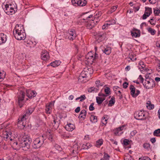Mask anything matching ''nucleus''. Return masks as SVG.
<instances>
[{
  "instance_id": "21",
  "label": "nucleus",
  "mask_w": 160,
  "mask_h": 160,
  "mask_svg": "<svg viewBox=\"0 0 160 160\" xmlns=\"http://www.w3.org/2000/svg\"><path fill=\"white\" fill-rule=\"evenodd\" d=\"M95 24L93 20H90L87 25V27L88 29H91L93 27Z\"/></svg>"
},
{
  "instance_id": "64",
  "label": "nucleus",
  "mask_w": 160,
  "mask_h": 160,
  "mask_svg": "<svg viewBox=\"0 0 160 160\" xmlns=\"http://www.w3.org/2000/svg\"><path fill=\"white\" fill-rule=\"evenodd\" d=\"M157 70L159 72H160V63H158L157 66Z\"/></svg>"
},
{
  "instance_id": "39",
  "label": "nucleus",
  "mask_w": 160,
  "mask_h": 160,
  "mask_svg": "<svg viewBox=\"0 0 160 160\" xmlns=\"http://www.w3.org/2000/svg\"><path fill=\"white\" fill-rule=\"evenodd\" d=\"M86 97L84 95H81L80 97H78L76 99V100L80 99V102H82L85 100Z\"/></svg>"
},
{
  "instance_id": "55",
  "label": "nucleus",
  "mask_w": 160,
  "mask_h": 160,
  "mask_svg": "<svg viewBox=\"0 0 160 160\" xmlns=\"http://www.w3.org/2000/svg\"><path fill=\"white\" fill-rule=\"evenodd\" d=\"M137 133V131L136 130H134L132 131L130 133V135L131 136H134Z\"/></svg>"
},
{
  "instance_id": "26",
  "label": "nucleus",
  "mask_w": 160,
  "mask_h": 160,
  "mask_svg": "<svg viewBox=\"0 0 160 160\" xmlns=\"http://www.w3.org/2000/svg\"><path fill=\"white\" fill-rule=\"evenodd\" d=\"M131 34L133 37L137 38L140 35V33L139 31H133L131 32Z\"/></svg>"
},
{
  "instance_id": "41",
  "label": "nucleus",
  "mask_w": 160,
  "mask_h": 160,
  "mask_svg": "<svg viewBox=\"0 0 160 160\" xmlns=\"http://www.w3.org/2000/svg\"><path fill=\"white\" fill-rule=\"evenodd\" d=\"M143 147L144 148L148 150H149L150 149V144L148 143H145L143 144Z\"/></svg>"
},
{
  "instance_id": "52",
  "label": "nucleus",
  "mask_w": 160,
  "mask_h": 160,
  "mask_svg": "<svg viewBox=\"0 0 160 160\" xmlns=\"http://www.w3.org/2000/svg\"><path fill=\"white\" fill-rule=\"evenodd\" d=\"M138 81L140 82L141 83H142L143 84L144 83V82H143V78H142V75H140L139 76V77L138 78Z\"/></svg>"
},
{
  "instance_id": "36",
  "label": "nucleus",
  "mask_w": 160,
  "mask_h": 160,
  "mask_svg": "<svg viewBox=\"0 0 160 160\" xmlns=\"http://www.w3.org/2000/svg\"><path fill=\"white\" fill-rule=\"evenodd\" d=\"M90 121L93 123H95L97 122V117L94 115H91L90 117Z\"/></svg>"
},
{
  "instance_id": "48",
  "label": "nucleus",
  "mask_w": 160,
  "mask_h": 160,
  "mask_svg": "<svg viewBox=\"0 0 160 160\" xmlns=\"http://www.w3.org/2000/svg\"><path fill=\"white\" fill-rule=\"evenodd\" d=\"M86 16H84V18H83V19L84 20H86V21H85V22H88V20H89V19L91 18V17H92V15H89V16H87V15H86Z\"/></svg>"
},
{
  "instance_id": "8",
  "label": "nucleus",
  "mask_w": 160,
  "mask_h": 160,
  "mask_svg": "<svg viewBox=\"0 0 160 160\" xmlns=\"http://www.w3.org/2000/svg\"><path fill=\"white\" fill-rule=\"evenodd\" d=\"M143 85L144 88L147 89H151L155 87V83L153 79L147 78L143 83Z\"/></svg>"
},
{
  "instance_id": "50",
  "label": "nucleus",
  "mask_w": 160,
  "mask_h": 160,
  "mask_svg": "<svg viewBox=\"0 0 160 160\" xmlns=\"http://www.w3.org/2000/svg\"><path fill=\"white\" fill-rule=\"evenodd\" d=\"M130 143V141L128 139H125L123 140V143L126 146L128 145Z\"/></svg>"
},
{
  "instance_id": "6",
  "label": "nucleus",
  "mask_w": 160,
  "mask_h": 160,
  "mask_svg": "<svg viewBox=\"0 0 160 160\" xmlns=\"http://www.w3.org/2000/svg\"><path fill=\"white\" fill-rule=\"evenodd\" d=\"M96 52L94 51H90L86 55L85 63L88 65H91L96 57Z\"/></svg>"
},
{
  "instance_id": "34",
  "label": "nucleus",
  "mask_w": 160,
  "mask_h": 160,
  "mask_svg": "<svg viewBox=\"0 0 160 160\" xmlns=\"http://www.w3.org/2000/svg\"><path fill=\"white\" fill-rule=\"evenodd\" d=\"M153 134L154 136L160 137V129L155 130L154 131Z\"/></svg>"
},
{
  "instance_id": "15",
  "label": "nucleus",
  "mask_w": 160,
  "mask_h": 160,
  "mask_svg": "<svg viewBox=\"0 0 160 160\" xmlns=\"http://www.w3.org/2000/svg\"><path fill=\"white\" fill-rule=\"evenodd\" d=\"M25 96V94L24 92L21 91L18 96V101L19 105L20 108H21L23 105V103H22V101L24 100V98Z\"/></svg>"
},
{
  "instance_id": "63",
  "label": "nucleus",
  "mask_w": 160,
  "mask_h": 160,
  "mask_svg": "<svg viewBox=\"0 0 160 160\" xmlns=\"http://www.w3.org/2000/svg\"><path fill=\"white\" fill-rule=\"evenodd\" d=\"M104 53L107 55L109 54L111 52V51H103Z\"/></svg>"
},
{
  "instance_id": "53",
  "label": "nucleus",
  "mask_w": 160,
  "mask_h": 160,
  "mask_svg": "<svg viewBox=\"0 0 160 160\" xmlns=\"http://www.w3.org/2000/svg\"><path fill=\"white\" fill-rule=\"evenodd\" d=\"M139 160H151L148 157H142L139 158Z\"/></svg>"
},
{
  "instance_id": "22",
  "label": "nucleus",
  "mask_w": 160,
  "mask_h": 160,
  "mask_svg": "<svg viewBox=\"0 0 160 160\" xmlns=\"http://www.w3.org/2000/svg\"><path fill=\"white\" fill-rule=\"evenodd\" d=\"M61 135L62 137L65 139L69 138L71 137V134L68 132H63L61 133Z\"/></svg>"
},
{
  "instance_id": "27",
  "label": "nucleus",
  "mask_w": 160,
  "mask_h": 160,
  "mask_svg": "<svg viewBox=\"0 0 160 160\" xmlns=\"http://www.w3.org/2000/svg\"><path fill=\"white\" fill-rule=\"evenodd\" d=\"M96 101L98 104H101L105 99V98L97 97H96Z\"/></svg>"
},
{
  "instance_id": "17",
  "label": "nucleus",
  "mask_w": 160,
  "mask_h": 160,
  "mask_svg": "<svg viewBox=\"0 0 160 160\" xmlns=\"http://www.w3.org/2000/svg\"><path fill=\"white\" fill-rule=\"evenodd\" d=\"M65 128L67 131L72 132L75 128V126L74 124L68 122Z\"/></svg>"
},
{
  "instance_id": "23",
  "label": "nucleus",
  "mask_w": 160,
  "mask_h": 160,
  "mask_svg": "<svg viewBox=\"0 0 160 160\" xmlns=\"http://www.w3.org/2000/svg\"><path fill=\"white\" fill-rule=\"evenodd\" d=\"M109 118V116L107 115H105L103 116L101 120V122L102 124L105 125L107 123V120Z\"/></svg>"
},
{
  "instance_id": "58",
  "label": "nucleus",
  "mask_w": 160,
  "mask_h": 160,
  "mask_svg": "<svg viewBox=\"0 0 160 160\" xmlns=\"http://www.w3.org/2000/svg\"><path fill=\"white\" fill-rule=\"evenodd\" d=\"M98 95L99 96V97H105V98L106 97H107V95H106L105 94L102 93H99Z\"/></svg>"
},
{
  "instance_id": "13",
  "label": "nucleus",
  "mask_w": 160,
  "mask_h": 160,
  "mask_svg": "<svg viewBox=\"0 0 160 160\" xmlns=\"http://www.w3.org/2000/svg\"><path fill=\"white\" fill-rule=\"evenodd\" d=\"M130 94L133 98L137 97L140 93V91L138 90H136L135 88L133 85H131L130 88Z\"/></svg>"
},
{
  "instance_id": "49",
  "label": "nucleus",
  "mask_w": 160,
  "mask_h": 160,
  "mask_svg": "<svg viewBox=\"0 0 160 160\" xmlns=\"http://www.w3.org/2000/svg\"><path fill=\"white\" fill-rule=\"evenodd\" d=\"M91 146L89 143H87L86 145H83V147L85 149H88L91 147Z\"/></svg>"
},
{
  "instance_id": "2",
  "label": "nucleus",
  "mask_w": 160,
  "mask_h": 160,
  "mask_svg": "<svg viewBox=\"0 0 160 160\" xmlns=\"http://www.w3.org/2000/svg\"><path fill=\"white\" fill-rule=\"evenodd\" d=\"M2 7L5 12L8 15L14 14L17 10V6L15 3H3Z\"/></svg>"
},
{
  "instance_id": "40",
  "label": "nucleus",
  "mask_w": 160,
  "mask_h": 160,
  "mask_svg": "<svg viewBox=\"0 0 160 160\" xmlns=\"http://www.w3.org/2000/svg\"><path fill=\"white\" fill-rule=\"evenodd\" d=\"M104 92L105 95H107V96L110 94V90L109 88L106 87L104 89Z\"/></svg>"
},
{
  "instance_id": "9",
  "label": "nucleus",
  "mask_w": 160,
  "mask_h": 160,
  "mask_svg": "<svg viewBox=\"0 0 160 160\" xmlns=\"http://www.w3.org/2000/svg\"><path fill=\"white\" fill-rule=\"evenodd\" d=\"M77 36V34L75 30L70 29L68 30L66 33V38L70 40L73 41L75 39Z\"/></svg>"
},
{
  "instance_id": "30",
  "label": "nucleus",
  "mask_w": 160,
  "mask_h": 160,
  "mask_svg": "<svg viewBox=\"0 0 160 160\" xmlns=\"http://www.w3.org/2000/svg\"><path fill=\"white\" fill-rule=\"evenodd\" d=\"M103 143V140L102 139H100L96 142L95 146L97 147H100Z\"/></svg>"
},
{
  "instance_id": "42",
  "label": "nucleus",
  "mask_w": 160,
  "mask_h": 160,
  "mask_svg": "<svg viewBox=\"0 0 160 160\" xmlns=\"http://www.w3.org/2000/svg\"><path fill=\"white\" fill-rule=\"evenodd\" d=\"M110 156L107 153H104L103 157L101 160H109Z\"/></svg>"
},
{
  "instance_id": "14",
  "label": "nucleus",
  "mask_w": 160,
  "mask_h": 160,
  "mask_svg": "<svg viewBox=\"0 0 160 160\" xmlns=\"http://www.w3.org/2000/svg\"><path fill=\"white\" fill-rule=\"evenodd\" d=\"M152 12V8L148 7H145L144 13L142 16V19H146L147 17L150 15Z\"/></svg>"
},
{
  "instance_id": "44",
  "label": "nucleus",
  "mask_w": 160,
  "mask_h": 160,
  "mask_svg": "<svg viewBox=\"0 0 160 160\" xmlns=\"http://www.w3.org/2000/svg\"><path fill=\"white\" fill-rule=\"evenodd\" d=\"M153 13L155 16H158L160 13V10L159 9H158L157 8L156 9L155 8H154Z\"/></svg>"
},
{
  "instance_id": "12",
  "label": "nucleus",
  "mask_w": 160,
  "mask_h": 160,
  "mask_svg": "<svg viewBox=\"0 0 160 160\" xmlns=\"http://www.w3.org/2000/svg\"><path fill=\"white\" fill-rule=\"evenodd\" d=\"M55 101L51 102L46 105L45 112L48 114H50L52 112V108L54 107Z\"/></svg>"
},
{
  "instance_id": "56",
  "label": "nucleus",
  "mask_w": 160,
  "mask_h": 160,
  "mask_svg": "<svg viewBox=\"0 0 160 160\" xmlns=\"http://www.w3.org/2000/svg\"><path fill=\"white\" fill-rule=\"evenodd\" d=\"M148 22H150V24L152 25H154L155 24V21L154 20L153 18L151 19Z\"/></svg>"
},
{
  "instance_id": "45",
  "label": "nucleus",
  "mask_w": 160,
  "mask_h": 160,
  "mask_svg": "<svg viewBox=\"0 0 160 160\" xmlns=\"http://www.w3.org/2000/svg\"><path fill=\"white\" fill-rule=\"evenodd\" d=\"M79 0H72V4L74 6H78V2Z\"/></svg>"
},
{
  "instance_id": "24",
  "label": "nucleus",
  "mask_w": 160,
  "mask_h": 160,
  "mask_svg": "<svg viewBox=\"0 0 160 160\" xmlns=\"http://www.w3.org/2000/svg\"><path fill=\"white\" fill-rule=\"evenodd\" d=\"M146 107L148 109L151 110L154 108V106L151 103L150 101H148L146 103Z\"/></svg>"
},
{
  "instance_id": "11",
  "label": "nucleus",
  "mask_w": 160,
  "mask_h": 160,
  "mask_svg": "<svg viewBox=\"0 0 160 160\" xmlns=\"http://www.w3.org/2000/svg\"><path fill=\"white\" fill-rule=\"evenodd\" d=\"M96 38L98 42H101L107 39L106 33L103 32H98L96 35Z\"/></svg>"
},
{
  "instance_id": "3",
  "label": "nucleus",
  "mask_w": 160,
  "mask_h": 160,
  "mask_svg": "<svg viewBox=\"0 0 160 160\" xmlns=\"http://www.w3.org/2000/svg\"><path fill=\"white\" fill-rule=\"evenodd\" d=\"M93 73L92 69L91 68H84L78 77V81L82 83H85L88 80V77Z\"/></svg>"
},
{
  "instance_id": "25",
  "label": "nucleus",
  "mask_w": 160,
  "mask_h": 160,
  "mask_svg": "<svg viewBox=\"0 0 160 160\" xmlns=\"http://www.w3.org/2000/svg\"><path fill=\"white\" fill-rule=\"evenodd\" d=\"M61 62L59 60H56L50 63L51 66L53 67H58L61 64Z\"/></svg>"
},
{
  "instance_id": "28",
  "label": "nucleus",
  "mask_w": 160,
  "mask_h": 160,
  "mask_svg": "<svg viewBox=\"0 0 160 160\" xmlns=\"http://www.w3.org/2000/svg\"><path fill=\"white\" fill-rule=\"evenodd\" d=\"M34 107H30L29 108L27 111L26 114L25 115H26V117L30 115L34 111Z\"/></svg>"
},
{
  "instance_id": "35",
  "label": "nucleus",
  "mask_w": 160,
  "mask_h": 160,
  "mask_svg": "<svg viewBox=\"0 0 160 160\" xmlns=\"http://www.w3.org/2000/svg\"><path fill=\"white\" fill-rule=\"evenodd\" d=\"M118 7V6H113L110 9V10L107 13L108 14L112 13L116 10Z\"/></svg>"
},
{
  "instance_id": "51",
  "label": "nucleus",
  "mask_w": 160,
  "mask_h": 160,
  "mask_svg": "<svg viewBox=\"0 0 160 160\" xmlns=\"http://www.w3.org/2000/svg\"><path fill=\"white\" fill-rule=\"evenodd\" d=\"M95 84L96 86L98 88H99L100 86H102V85L101 83L99 80H97L95 82Z\"/></svg>"
},
{
  "instance_id": "33",
  "label": "nucleus",
  "mask_w": 160,
  "mask_h": 160,
  "mask_svg": "<svg viewBox=\"0 0 160 160\" xmlns=\"http://www.w3.org/2000/svg\"><path fill=\"white\" fill-rule=\"evenodd\" d=\"M102 14V12L101 11H96L94 14V20H95V19L99 18L101 16Z\"/></svg>"
},
{
  "instance_id": "31",
  "label": "nucleus",
  "mask_w": 160,
  "mask_h": 160,
  "mask_svg": "<svg viewBox=\"0 0 160 160\" xmlns=\"http://www.w3.org/2000/svg\"><path fill=\"white\" fill-rule=\"evenodd\" d=\"M87 113L86 111L85 110H82L79 115V117L82 118H85Z\"/></svg>"
},
{
  "instance_id": "10",
  "label": "nucleus",
  "mask_w": 160,
  "mask_h": 160,
  "mask_svg": "<svg viewBox=\"0 0 160 160\" xmlns=\"http://www.w3.org/2000/svg\"><path fill=\"white\" fill-rule=\"evenodd\" d=\"M26 115H24L21 118H18V126L20 129H23L26 125Z\"/></svg>"
},
{
  "instance_id": "37",
  "label": "nucleus",
  "mask_w": 160,
  "mask_h": 160,
  "mask_svg": "<svg viewBox=\"0 0 160 160\" xmlns=\"http://www.w3.org/2000/svg\"><path fill=\"white\" fill-rule=\"evenodd\" d=\"M115 102V99L114 98H112L111 100L109 101V103L108 105L109 107L112 106Z\"/></svg>"
},
{
  "instance_id": "4",
  "label": "nucleus",
  "mask_w": 160,
  "mask_h": 160,
  "mask_svg": "<svg viewBox=\"0 0 160 160\" xmlns=\"http://www.w3.org/2000/svg\"><path fill=\"white\" fill-rule=\"evenodd\" d=\"M12 133L9 129H4L2 132V137L5 141L10 140L14 145H17L18 142H15L14 138L12 136Z\"/></svg>"
},
{
  "instance_id": "43",
  "label": "nucleus",
  "mask_w": 160,
  "mask_h": 160,
  "mask_svg": "<svg viewBox=\"0 0 160 160\" xmlns=\"http://www.w3.org/2000/svg\"><path fill=\"white\" fill-rule=\"evenodd\" d=\"M4 72H2L0 71V82L2 81L4 78L5 74Z\"/></svg>"
},
{
  "instance_id": "5",
  "label": "nucleus",
  "mask_w": 160,
  "mask_h": 160,
  "mask_svg": "<svg viewBox=\"0 0 160 160\" xmlns=\"http://www.w3.org/2000/svg\"><path fill=\"white\" fill-rule=\"evenodd\" d=\"M45 139L43 135L35 138L33 140L32 147L35 149H38L41 147L43 145Z\"/></svg>"
},
{
  "instance_id": "54",
  "label": "nucleus",
  "mask_w": 160,
  "mask_h": 160,
  "mask_svg": "<svg viewBox=\"0 0 160 160\" xmlns=\"http://www.w3.org/2000/svg\"><path fill=\"white\" fill-rule=\"evenodd\" d=\"M94 104L93 103H92L89 107V109L91 111H93L94 109V108L93 107Z\"/></svg>"
},
{
  "instance_id": "1",
  "label": "nucleus",
  "mask_w": 160,
  "mask_h": 160,
  "mask_svg": "<svg viewBox=\"0 0 160 160\" xmlns=\"http://www.w3.org/2000/svg\"><path fill=\"white\" fill-rule=\"evenodd\" d=\"M14 37L19 40H24L26 37V34L22 25L17 24L13 30Z\"/></svg>"
},
{
  "instance_id": "57",
  "label": "nucleus",
  "mask_w": 160,
  "mask_h": 160,
  "mask_svg": "<svg viewBox=\"0 0 160 160\" xmlns=\"http://www.w3.org/2000/svg\"><path fill=\"white\" fill-rule=\"evenodd\" d=\"M56 124V122L55 120H54L53 121V123H52V124L53 126L54 127V128L55 129H56L57 128H58V125L57 124L56 125H55Z\"/></svg>"
},
{
  "instance_id": "16",
  "label": "nucleus",
  "mask_w": 160,
  "mask_h": 160,
  "mask_svg": "<svg viewBox=\"0 0 160 160\" xmlns=\"http://www.w3.org/2000/svg\"><path fill=\"white\" fill-rule=\"evenodd\" d=\"M136 117L138 119L142 120L146 118L145 112L144 111H140L136 112Z\"/></svg>"
},
{
  "instance_id": "32",
  "label": "nucleus",
  "mask_w": 160,
  "mask_h": 160,
  "mask_svg": "<svg viewBox=\"0 0 160 160\" xmlns=\"http://www.w3.org/2000/svg\"><path fill=\"white\" fill-rule=\"evenodd\" d=\"M87 3V2L85 0H79L78 6L83 7L85 6Z\"/></svg>"
},
{
  "instance_id": "46",
  "label": "nucleus",
  "mask_w": 160,
  "mask_h": 160,
  "mask_svg": "<svg viewBox=\"0 0 160 160\" xmlns=\"http://www.w3.org/2000/svg\"><path fill=\"white\" fill-rule=\"evenodd\" d=\"M123 133L121 131V130H118V128L116 129L114 132V133L116 135H120Z\"/></svg>"
},
{
  "instance_id": "7",
  "label": "nucleus",
  "mask_w": 160,
  "mask_h": 160,
  "mask_svg": "<svg viewBox=\"0 0 160 160\" xmlns=\"http://www.w3.org/2000/svg\"><path fill=\"white\" fill-rule=\"evenodd\" d=\"M32 142V139L29 137H23L20 143V146L22 147H26L27 149L30 148V144Z\"/></svg>"
},
{
  "instance_id": "59",
  "label": "nucleus",
  "mask_w": 160,
  "mask_h": 160,
  "mask_svg": "<svg viewBox=\"0 0 160 160\" xmlns=\"http://www.w3.org/2000/svg\"><path fill=\"white\" fill-rule=\"evenodd\" d=\"M139 64L141 66L142 68H144L145 67L144 63L142 61H140L139 62Z\"/></svg>"
},
{
  "instance_id": "62",
  "label": "nucleus",
  "mask_w": 160,
  "mask_h": 160,
  "mask_svg": "<svg viewBox=\"0 0 160 160\" xmlns=\"http://www.w3.org/2000/svg\"><path fill=\"white\" fill-rule=\"evenodd\" d=\"M150 141L152 142V143H153L156 142V140L155 138H151L150 139Z\"/></svg>"
},
{
  "instance_id": "38",
  "label": "nucleus",
  "mask_w": 160,
  "mask_h": 160,
  "mask_svg": "<svg viewBox=\"0 0 160 160\" xmlns=\"http://www.w3.org/2000/svg\"><path fill=\"white\" fill-rule=\"evenodd\" d=\"M149 32L151 33L152 35H154L156 33V31L151 28H149L147 29Z\"/></svg>"
},
{
  "instance_id": "60",
  "label": "nucleus",
  "mask_w": 160,
  "mask_h": 160,
  "mask_svg": "<svg viewBox=\"0 0 160 160\" xmlns=\"http://www.w3.org/2000/svg\"><path fill=\"white\" fill-rule=\"evenodd\" d=\"M128 83L126 82H125L123 84V87L124 88H126L128 86Z\"/></svg>"
},
{
  "instance_id": "20",
  "label": "nucleus",
  "mask_w": 160,
  "mask_h": 160,
  "mask_svg": "<svg viewBox=\"0 0 160 160\" xmlns=\"http://www.w3.org/2000/svg\"><path fill=\"white\" fill-rule=\"evenodd\" d=\"M7 36L3 33H0V44L6 42L7 40Z\"/></svg>"
},
{
  "instance_id": "19",
  "label": "nucleus",
  "mask_w": 160,
  "mask_h": 160,
  "mask_svg": "<svg viewBox=\"0 0 160 160\" xmlns=\"http://www.w3.org/2000/svg\"><path fill=\"white\" fill-rule=\"evenodd\" d=\"M27 96L29 98H32L35 97L37 93L33 90H28L26 91Z\"/></svg>"
},
{
  "instance_id": "47",
  "label": "nucleus",
  "mask_w": 160,
  "mask_h": 160,
  "mask_svg": "<svg viewBox=\"0 0 160 160\" xmlns=\"http://www.w3.org/2000/svg\"><path fill=\"white\" fill-rule=\"evenodd\" d=\"M107 22L109 26L111 25L114 24L116 23V21L113 19H112L109 21H108Z\"/></svg>"
},
{
  "instance_id": "29",
  "label": "nucleus",
  "mask_w": 160,
  "mask_h": 160,
  "mask_svg": "<svg viewBox=\"0 0 160 160\" xmlns=\"http://www.w3.org/2000/svg\"><path fill=\"white\" fill-rule=\"evenodd\" d=\"M129 59H130V60L132 61H134L136 60V55L133 52H131L129 54Z\"/></svg>"
},
{
  "instance_id": "18",
  "label": "nucleus",
  "mask_w": 160,
  "mask_h": 160,
  "mask_svg": "<svg viewBox=\"0 0 160 160\" xmlns=\"http://www.w3.org/2000/svg\"><path fill=\"white\" fill-rule=\"evenodd\" d=\"M41 58L44 61H46L49 58V55L47 51H42L41 53Z\"/></svg>"
},
{
  "instance_id": "61",
  "label": "nucleus",
  "mask_w": 160,
  "mask_h": 160,
  "mask_svg": "<svg viewBox=\"0 0 160 160\" xmlns=\"http://www.w3.org/2000/svg\"><path fill=\"white\" fill-rule=\"evenodd\" d=\"M133 8L135 9V12H136L139 10L140 8V7L138 6L137 7H134Z\"/></svg>"
}]
</instances>
